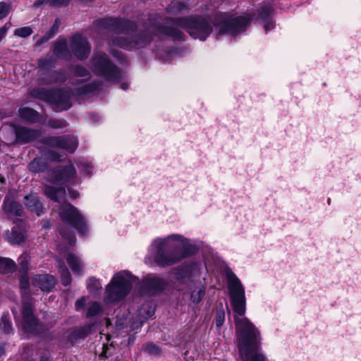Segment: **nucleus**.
Instances as JSON below:
<instances>
[{
	"instance_id": "f257e3e1",
	"label": "nucleus",
	"mask_w": 361,
	"mask_h": 361,
	"mask_svg": "<svg viewBox=\"0 0 361 361\" xmlns=\"http://www.w3.org/2000/svg\"><path fill=\"white\" fill-rule=\"evenodd\" d=\"M98 32L117 35L111 42L113 46L125 49H140L156 37L169 36L181 40L184 36L180 29L185 30L192 38L204 41L211 34L212 27L208 20L200 16L185 18H167L163 23L149 22V27L138 32L131 21L121 18H104L96 21Z\"/></svg>"
},
{
	"instance_id": "f03ea898",
	"label": "nucleus",
	"mask_w": 361,
	"mask_h": 361,
	"mask_svg": "<svg viewBox=\"0 0 361 361\" xmlns=\"http://www.w3.org/2000/svg\"><path fill=\"white\" fill-rule=\"evenodd\" d=\"M30 257L27 253L21 255L18 262L20 276V288L22 296V308L20 314H18L16 308H12V312L17 322H20L23 329L27 333L37 334L42 331L37 318L34 314L35 300L30 297L27 290L29 287L28 270Z\"/></svg>"
},
{
	"instance_id": "7ed1b4c3",
	"label": "nucleus",
	"mask_w": 361,
	"mask_h": 361,
	"mask_svg": "<svg viewBox=\"0 0 361 361\" xmlns=\"http://www.w3.org/2000/svg\"><path fill=\"white\" fill-rule=\"evenodd\" d=\"M228 288L233 310L238 317L235 318L236 331L240 338H257L258 329L245 317L246 299L245 290L240 280L235 276H228Z\"/></svg>"
},
{
	"instance_id": "20e7f679",
	"label": "nucleus",
	"mask_w": 361,
	"mask_h": 361,
	"mask_svg": "<svg viewBox=\"0 0 361 361\" xmlns=\"http://www.w3.org/2000/svg\"><path fill=\"white\" fill-rule=\"evenodd\" d=\"M155 249L154 262L161 267H169L190 255V246L182 235L173 234L165 238H157L152 243Z\"/></svg>"
},
{
	"instance_id": "39448f33",
	"label": "nucleus",
	"mask_w": 361,
	"mask_h": 361,
	"mask_svg": "<svg viewBox=\"0 0 361 361\" xmlns=\"http://www.w3.org/2000/svg\"><path fill=\"white\" fill-rule=\"evenodd\" d=\"M71 50L68 49V43L65 38H59L54 42V54L59 59L70 60L71 52L79 60L87 58L90 52V45L87 39L80 35H75L71 39Z\"/></svg>"
},
{
	"instance_id": "423d86ee",
	"label": "nucleus",
	"mask_w": 361,
	"mask_h": 361,
	"mask_svg": "<svg viewBox=\"0 0 361 361\" xmlns=\"http://www.w3.org/2000/svg\"><path fill=\"white\" fill-rule=\"evenodd\" d=\"M251 20L248 16H233L226 13H220L216 15L214 20V26L216 35L228 34L235 36L245 31Z\"/></svg>"
},
{
	"instance_id": "0eeeda50",
	"label": "nucleus",
	"mask_w": 361,
	"mask_h": 361,
	"mask_svg": "<svg viewBox=\"0 0 361 361\" xmlns=\"http://www.w3.org/2000/svg\"><path fill=\"white\" fill-rule=\"evenodd\" d=\"M132 276L123 271L116 274L106 286L104 300L106 302H118L123 299L132 288Z\"/></svg>"
},
{
	"instance_id": "6e6552de",
	"label": "nucleus",
	"mask_w": 361,
	"mask_h": 361,
	"mask_svg": "<svg viewBox=\"0 0 361 361\" xmlns=\"http://www.w3.org/2000/svg\"><path fill=\"white\" fill-rule=\"evenodd\" d=\"M91 68L106 81L118 82L123 78L122 71L116 67L104 52L96 53L91 61Z\"/></svg>"
},
{
	"instance_id": "1a4fd4ad",
	"label": "nucleus",
	"mask_w": 361,
	"mask_h": 361,
	"mask_svg": "<svg viewBox=\"0 0 361 361\" xmlns=\"http://www.w3.org/2000/svg\"><path fill=\"white\" fill-rule=\"evenodd\" d=\"M30 94L33 97L54 104L57 111L67 110L71 106V92L68 90L36 87L31 90Z\"/></svg>"
},
{
	"instance_id": "9d476101",
	"label": "nucleus",
	"mask_w": 361,
	"mask_h": 361,
	"mask_svg": "<svg viewBox=\"0 0 361 361\" xmlns=\"http://www.w3.org/2000/svg\"><path fill=\"white\" fill-rule=\"evenodd\" d=\"M59 214L62 222L75 228L81 235H85L88 228L84 217L80 214L76 207L64 202L59 208Z\"/></svg>"
},
{
	"instance_id": "9b49d317",
	"label": "nucleus",
	"mask_w": 361,
	"mask_h": 361,
	"mask_svg": "<svg viewBox=\"0 0 361 361\" xmlns=\"http://www.w3.org/2000/svg\"><path fill=\"white\" fill-rule=\"evenodd\" d=\"M238 348L243 361H266V357L260 352V344L257 340H240Z\"/></svg>"
},
{
	"instance_id": "f8f14e48",
	"label": "nucleus",
	"mask_w": 361,
	"mask_h": 361,
	"mask_svg": "<svg viewBox=\"0 0 361 361\" xmlns=\"http://www.w3.org/2000/svg\"><path fill=\"white\" fill-rule=\"evenodd\" d=\"M43 143L52 147L65 149L70 153H73L78 146L77 137L70 135L47 137L43 139Z\"/></svg>"
},
{
	"instance_id": "ddd939ff",
	"label": "nucleus",
	"mask_w": 361,
	"mask_h": 361,
	"mask_svg": "<svg viewBox=\"0 0 361 361\" xmlns=\"http://www.w3.org/2000/svg\"><path fill=\"white\" fill-rule=\"evenodd\" d=\"M165 286V281L161 278L149 275L142 281L139 287V291L142 295H154L162 291Z\"/></svg>"
},
{
	"instance_id": "4468645a",
	"label": "nucleus",
	"mask_w": 361,
	"mask_h": 361,
	"mask_svg": "<svg viewBox=\"0 0 361 361\" xmlns=\"http://www.w3.org/2000/svg\"><path fill=\"white\" fill-rule=\"evenodd\" d=\"M75 169L73 165L57 166L49 174V180L53 183H66L75 176Z\"/></svg>"
},
{
	"instance_id": "2eb2a0df",
	"label": "nucleus",
	"mask_w": 361,
	"mask_h": 361,
	"mask_svg": "<svg viewBox=\"0 0 361 361\" xmlns=\"http://www.w3.org/2000/svg\"><path fill=\"white\" fill-rule=\"evenodd\" d=\"M14 131L16 136V142L26 144L35 140L41 135V131L37 129H32L25 126H15Z\"/></svg>"
},
{
	"instance_id": "dca6fc26",
	"label": "nucleus",
	"mask_w": 361,
	"mask_h": 361,
	"mask_svg": "<svg viewBox=\"0 0 361 361\" xmlns=\"http://www.w3.org/2000/svg\"><path fill=\"white\" fill-rule=\"evenodd\" d=\"M56 283V279L49 274H37L32 279V284L39 287L42 291L49 292L55 286Z\"/></svg>"
},
{
	"instance_id": "f3484780",
	"label": "nucleus",
	"mask_w": 361,
	"mask_h": 361,
	"mask_svg": "<svg viewBox=\"0 0 361 361\" xmlns=\"http://www.w3.org/2000/svg\"><path fill=\"white\" fill-rule=\"evenodd\" d=\"M66 80V75L62 72L46 71L39 73V80L42 85H51L57 82H64Z\"/></svg>"
},
{
	"instance_id": "a211bd4d",
	"label": "nucleus",
	"mask_w": 361,
	"mask_h": 361,
	"mask_svg": "<svg viewBox=\"0 0 361 361\" xmlns=\"http://www.w3.org/2000/svg\"><path fill=\"white\" fill-rule=\"evenodd\" d=\"M3 207L5 213L9 219L14 216H20L23 214L22 205L19 202L12 201L8 198L4 200Z\"/></svg>"
},
{
	"instance_id": "6ab92c4d",
	"label": "nucleus",
	"mask_w": 361,
	"mask_h": 361,
	"mask_svg": "<svg viewBox=\"0 0 361 361\" xmlns=\"http://www.w3.org/2000/svg\"><path fill=\"white\" fill-rule=\"evenodd\" d=\"M25 205L32 212H35L37 216L44 213V208L42 202L37 195L30 194L25 197Z\"/></svg>"
},
{
	"instance_id": "aec40b11",
	"label": "nucleus",
	"mask_w": 361,
	"mask_h": 361,
	"mask_svg": "<svg viewBox=\"0 0 361 361\" xmlns=\"http://www.w3.org/2000/svg\"><path fill=\"white\" fill-rule=\"evenodd\" d=\"M44 193L46 196H47L51 200L60 202L61 200H63L65 197L66 190L63 187L60 188H56L53 186L46 185Z\"/></svg>"
},
{
	"instance_id": "412c9836",
	"label": "nucleus",
	"mask_w": 361,
	"mask_h": 361,
	"mask_svg": "<svg viewBox=\"0 0 361 361\" xmlns=\"http://www.w3.org/2000/svg\"><path fill=\"white\" fill-rule=\"evenodd\" d=\"M13 334L12 324L8 313L4 314L0 320V335L11 336Z\"/></svg>"
},
{
	"instance_id": "4be33fe9",
	"label": "nucleus",
	"mask_w": 361,
	"mask_h": 361,
	"mask_svg": "<svg viewBox=\"0 0 361 361\" xmlns=\"http://www.w3.org/2000/svg\"><path fill=\"white\" fill-rule=\"evenodd\" d=\"M19 116L21 118L30 123H36L39 121V113L28 107L20 109L19 110Z\"/></svg>"
},
{
	"instance_id": "5701e85b",
	"label": "nucleus",
	"mask_w": 361,
	"mask_h": 361,
	"mask_svg": "<svg viewBox=\"0 0 361 361\" xmlns=\"http://www.w3.org/2000/svg\"><path fill=\"white\" fill-rule=\"evenodd\" d=\"M66 261L73 273L81 274L83 266L78 256L69 253L66 257Z\"/></svg>"
},
{
	"instance_id": "b1692460",
	"label": "nucleus",
	"mask_w": 361,
	"mask_h": 361,
	"mask_svg": "<svg viewBox=\"0 0 361 361\" xmlns=\"http://www.w3.org/2000/svg\"><path fill=\"white\" fill-rule=\"evenodd\" d=\"M101 84L99 82H92L82 86L76 90L73 93L78 96L85 95L89 93H92L100 90Z\"/></svg>"
},
{
	"instance_id": "393cba45",
	"label": "nucleus",
	"mask_w": 361,
	"mask_h": 361,
	"mask_svg": "<svg viewBox=\"0 0 361 361\" xmlns=\"http://www.w3.org/2000/svg\"><path fill=\"white\" fill-rule=\"evenodd\" d=\"M47 167V162L42 158H35L28 164V169L32 173H39Z\"/></svg>"
},
{
	"instance_id": "a878e982",
	"label": "nucleus",
	"mask_w": 361,
	"mask_h": 361,
	"mask_svg": "<svg viewBox=\"0 0 361 361\" xmlns=\"http://www.w3.org/2000/svg\"><path fill=\"white\" fill-rule=\"evenodd\" d=\"M16 267V263L12 259L9 258L0 257V273H11L15 271Z\"/></svg>"
},
{
	"instance_id": "bb28decb",
	"label": "nucleus",
	"mask_w": 361,
	"mask_h": 361,
	"mask_svg": "<svg viewBox=\"0 0 361 361\" xmlns=\"http://www.w3.org/2000/svg\"><path fill=\"white\" fill-rule=\"evenodd\" d=\"M58 269L61 276V283L64 286H68L71 282V277L70 272L63 262L58 261Z\"/></svg>"
},
{
	"instance_id": "cd10ccee",
	"label": "nucleus",
	"mask_w": 361,
	"mask_h": 361,
	"mask_svg": "<svg viewBox=\"0 0 361 361\" xmlns=\"http://www.w3.org/2000/svg\"><path fill=\"white\" fill-rule=\"evenodd\" d=\"M7 239L11 244H20L24 241V235L23 233L13 228L8 235Z\"/></svg>"
},
{
	"instance_id": "c85d7f7f",
	"label": "nucleus",
	"mask_w": 361,
	"mask_h": 361,
	"mask_svg": "<svg viewBox=\"0 0 361 361\" xmlns=\"http://www.w3.org/2000/svg\"><path fill=\"white\" fill-rule=\"evenodd\" d=\"M44 1H45V4H49L53 7L60 8L67 6L71 2V0H43V1L42 2L39 0H38L35 3V6H39L42 5L44 3Z\"/></svg>"
},
{
	"instance_id": "c756f323",
	"label": "nucleus",
	"mask_w": 361,
	"mask_h": 361,
	"mask_svg": "<svg viewBox=\"0 0 361 361\" xmlns=\"http://www.w3.org/2000/svg\"><path fill=\"white\" fill-rule=\"evenodd\" d=\"M38 64L40 73H44L49 71V70L54 66V61L50 57L41 59Z\"/></svg>"
},
{
	"instance_id": "7c9ffc66",
	"label": "nucleus",
	"mask_w": 361,
	"mask_h": 361,
	"mask_svg": "<svg viewBox=\"0 0 361 361\" xmlns=\"http://www.w3.org/2000/svg\"><path fill=\"white\" fill-rule=\"evenodd\" d=\"M111 340H107L106 343H103L102 347V352L100 355V356L104 357H109V356L112 355L115 351L116 348L114 345L113 344V342L109 343Z\"/></svg>"
},
{
	"instance_id": "2f4dec72",
	"label": "nucleus",
	"mask_w": 361,
	"mask_h": 361,
	"mask_svg": "<svg viewBox=\"0 0 361 361\" xmlns=\"http://www.w3.org/2000/svg\"><path fill=\"white\" fill-rule=\"evenodd\" d=\"M59 232L61 235L66 239L71 245H73L75 242V237L70 228L66 231L62 226L59 228Z\"/></svg>"
},
{
	"instance_id": "473e14b6",
	"label": "nucleus",
	"mask_w": 361,
	"mask_h": 361,
	"mask_svg": "<svg viewBox=\"0 0 361 361\" xmlns=\"http://www.w3.org/2000/svg\"><path fill=\"white\" fill-rule=\"evenodd\" d=\"M102 310V306L97 302H92L88 307L87 317H93L99 314Z\"/></svg>"
},
{
	"instance_id": "72a5a7b5",
	"label": "nucleus",
	"mask_w": 361,
	"mask_h": 361,
	"mask_svg": "<svg viewBox=\"0 0 361 361\" xmlns=\"http://www.w3.org/2000/svg\"><path fill=\"white\" fill-rule=\"evenodd\" d=\"M47 124L52 128H62L67 126V123L65 120L56 118L49 119Z\"/></svg>"
},
{
	"instance_id": "f704fd0d",
	"label": "nucleus",
	"mask_w": 361,
	"mask_h": 361,
	"mask_svg": "<svg viewBox=\"0 0 361 361\" xmlns=\"http://www.w3.org/2000/svg\"><path fill=\"white\" fill-rule=\"evenodd\" d=\"M44 155L49 160L51 161H61L63 157V154L51 149L45 152Z\"/></svg>"
},
{
	"instance_id": "c9c22d12",
	"label": "nucleus",
	"mask_w": 361,
	"mask_h": 361,
	"mask_svg": "<svg viewBox=\"0 0 361 361\" xmlns=\"http://www.w3.org/2000/svg\"><path fill=\"white\" fill-rule=\"evenodd\" d=\"M87 288L90 292H94L102 288V285L98 280L94 278H90L87 281Z\"/></svg>"
},
{
	"instance_id": "e433bc0d",
	"label": "nucleus",
	"mask_w": 361,
	"mask_h": 361,
	"mask_svg": "<svg viewBox=\"0 0 361 361\" xmlns=\"http://www.w3.org/2000/svg\"><path fill=\"white\" fill-rule=\"evenodd\" d=\"M73 73L75 76L85 77L90 75L89 71L83 66H75L72 69Z\"/></svg>"
},
{
	"instance_id": "4c0bfd02",
	"label": "nucleus",
	"mask_w": 361,
	"mask_h": 361,
	"mask_svg": "<svg viewBox=\"0 0 361 361\" xmlns=\"http://www.w3.org/2000/svg\"><path fill=\"white\" fill-rule=\"evenodd\" d=\"M145 351L151 355H159L161 350L157 345L152 343H149L145 348Z\"/></svg>"
},
{
	"instance_id": "58836bf2",
	"label": "nucleus",
	"mask_w": 361,
	"mask_h": 361,
	"mask_svg": "<svg viewBox=\"0 0 361 361\" xmlns=\"http://www.w3.org/2000/svg\"><path fill=\"white\" fill-rule=\"evenodd\" d=\"M225 320V312L223 310H218L215 314V324L217 327H220L223 325Z\"/></svg>"
},
{
	"instance_id": "ea45409f",
	"label": "nucleus",
	"mask_w": 361,
	"mask_h": 361,
	"mask_svg": "<svg viewBox=\"0 0 361 361\" xmlns=\"http://www.w3.org/2000/svg\"><path fill=\"white\" fill-rule=\"evenodd\" d=\"M271 13V8L262 7L258 11V17L262 20H269Z\"/></svg>"
},
{
	"instance_id": "a19ab883",
	"label": "nucleus",
	"mask_w": 361,
	"mask_h": 361,
	"mask_svg": "<svg viewBox=\"0 0 361 361\" xmlns=\"http://www.w3.org/2000/svg\"><path fill=\"white\" fill-rule=\"evenodd\" d=\"M32 33V30L30 27H23L18 28L15 30L14 34L21 37H26Z\"/></svg>"
},
{
	"instance_id": "79ce46f5",
	"label": "nucleus",
	"mask_w": 361,
	"mask_h": 361,
	"mask_svg": "<svg viewBox=\"0 0 361 361\" xmlns=\"http://www.w3.org/2000/svg\"><path fill=\"white\" fill-rule=\"evenodd\" d=\"M185 9H187V6L185 4L180 1H174L172 2L169 6V10L171 11H182Z\"/></svg>"
},
{
	"instance_id": "37998d69",
	"label": "nucleus",
	"mask_w": 361,
	"mask_h": 361,
	"mask_svg": "<svg viewBox=\"0 0 361 361\" xmlns=\"http://www.w3.org/2000/svg\"><path fill=\"white\" fill-rule=\"evenodd\" d=\"M10 12V6L4 1L0 2V20L8 16Z\"/></svg>"
},
{
	"instance_id": "c03bdc74",
	"label": "nucleus",
	"mask_w": 361,
	"mask_h": 361,
	"mask_svg": "<svg viewBox=\"0 0 361 361\" xmlns=\"http://www.w3.org/2000/svg\"><path fill=\"white\" fill-rule=\"evenodd\" d=\"M60 25H61V20L59 18H56L55 20L53 25L51 26V27L47 32L53 37L54 35H55L57 33Z\"/></svg>"
},
{
	"instance_id": "a18cd8bd",
	"label": "nucleus",
	"mask_w": 361,
	"mask_h": 361,
	"mask_svg": "<svg viewBox=\"0 0 361 361\" xmlns=\"http://www.w3.org/2000/svg\"><path fill=\"white\" fill-rule=\"evenodd\" d=\"M92 326L91 325H86L80 329L79 334L81 337L88 336L89 332L91 331Z\"/></svg>"
},
{
	"instance_id": "49530a36",
	"label": "nucleus",
	"mask_w": 361,
	"mask_h": 361,
	"mask_svg": "<svg viewBox=\"0 0 361 361\" xmlns=\"http://www.w3.org/2000/svg\"><path fill=\"white\" fill-rule=\"evenodd\" d=\"M85 302H86V299H85V297H82L81 298L78 299L75 302V309H76V310L79 311L81 309H82L85 307Z\"/></svg>"
},
{
	"instance_id": "de8ad7c7",
	"label": "nucleus",
	"mask_w": 361,
	"mask_h": 361,
	"mask_svg": "<svg viewBox=\"0 0 361 361\" xmlns=\"http://www.w3.org/2000/svg\"><path fill=\"white\" fill-rule=\"evenodd\" d=\"M52 37L51 35H50L48 32H47L44 35H43L42 37H40L37 41V45H41L45 42H47L48 40H49Z\"/></svg>"
},
{
	"instance_id": "09e8293b",
	"label": "nucleus",
	"mask_w": 361,
	"mask_h": 361,
	"mask_svg": "<svg viewBox=\"0 0 361 361\" xmlns=\"http://www.w3.org/2000/svg\"><path fill=\"white\" fill-rule=\"evenodd\" d=\"M264 27L266 32H267L269 30H272L274 27V24L271 20H269L264 24Z\"/></svg>"
},
{
	"instance_id": "8fccbe9b",
	"label": "nucleus",
	"mask_w": 361,
	"mask_h": 361,
	"mask_svg": "<svg viewBox=\"0 0 361 361\" xmlns=\"http://www.w3.org/2000/svg\"><path fill=\"white\" fill-rule=\"evenodd\" d=\"M68 192H69L71 197L73 199H75L79 196L78 192L76 191H73V190H68Z\"/></svg>"
},
{
	"instance_id": "3c124183",
	"label": "nucleus",
	"mask_w": 361,
	"mask_h": 361,
	"mask_svg": "<svg viewBox=\"0 0 361 361\" xmlns=\"http://www.w3.org/2000/svg\"><path fill=\"white\" fill-rule=\"evenodd\" d=\"M154 309L149 310L147 312L146 315L145 316V318L147 319V318L151 317L154 314Z\"/></svg>"
},
{
	"instance_id": "603ef678",
	"label": "nucleus",
	"mask_w": 361,
	"mask_h": 361,
	"mask_svg": "<svg viewBox=\"0 0 361 361\" xmlns=\"http://www.w3.org/2000/svg\"><path fill=\"white\" fill-rule=\"evenodd\" d=\"M5 353L4 346L3 345H0V357H1Z\"/></svg>"
},
{
	"instance_id": "864d4df0",
	"label": "nucleus",
	"mask_w": 361,
	"mask_h": 361,
	"mask_svg": "<svg viewBox=\"0 0 361 361\" xmlns=\"http://www.w3.org/2000/svg\"><path fill=\"white\" fill-rule=\"evenodd\" d=\"M121 89H123V90H127V89H128V84H127V83L123 82V83H122V84L121 85Z\"/></svg>"
},
{
	"instance_id": "5fc2aeb1",
	"label": "nucleus",
	"mask_w": 361,
	"mask_h": 361,
	"mask_svg": "<svg viewBox=\"0 0 361 361\" xmlns=\"http://www.w3.org/2000/svg\"><path fill=\"white\" fill-rule=\"evenodd\" d=\"M198 295H199V299L197 301H199L200 300V298L204 295V292L202 290H199Z\"/></svg>"
},
{
	"instance_id": "6e6d98bb",
	"label": "nucleus",
	"mask_w": 361,
	"mask_h": 361,
	"mask_svg": "<svg viewBox=\"0 0 361 361\" xmlns=\"http://www.w3.org/2000/svg\"><path fill=\"white\" fill-rule=\"evenodd\" d=\"M4 116H5V114L3 111H0V119L4 118Z\"/></svg>"
},
{
	"instance_id": "4d7b16f0",
	"label": "nucleus",
	"mask_w": 361,
	"mask_h": 361,
	"mask_svg": "<svg viewBox=\"0 0 361 361\" xmlns=\"http://www.w3.org/2000/svg\"><path fill=\"white\" fill-rule=\"evenodd\" d=\"M90 169H92V166L90 165H87V172L89 173H90Z\"/></svg>"
},
{
	"instance_id": "13d9d810",
	"label": "nucleus",
	"mask_w": 361,
	"mask_h": 361,
	"mask_svg": "<svg viewBox=\"0 0 361 361\" xmlns=\"http://www.w3.org/2000/svg\"><path fill=\"white\" fill-rule=\"evenodd\" d=\"M40 361H50V360L48 358L43 357L41 358Z\"/></svg>"
},
{
	"instance_id": "bf43d9fd",
	"label": "nucleus",
	"mask_w": 361,
	"mask_h": 361,
	"mask_svg": "<svg viewBox=\"0 0 361 361\" xmlns=\"http://www.w3.org/2000/svg\"><path fill=\"white\" fill-rule=\"evenodd\" d=\"M145 306H146V305H144L142 306V310H144V309L145 308ZM147 306L148 307L149 305H147Z\"/></svg>"
}]
</instances>
